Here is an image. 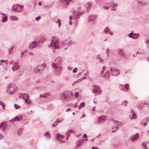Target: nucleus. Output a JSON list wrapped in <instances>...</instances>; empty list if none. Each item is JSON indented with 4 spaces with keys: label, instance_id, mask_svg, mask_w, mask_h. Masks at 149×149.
Wrapping results in <instances>:
<instances>
[{
    "label": "nucleus",
    "instance_id": "obj_1",
    "mask_svg": "<svg viewBox=\"0 0 149 149\" xmlns=\"http://www.w3.org/2000/svg\"><path fill=\"white\" fill-rule=\"evenodd\" d=\"M52 42L49 45V47H50V46H52L55 47V48H58V42L57 38L55 37H52Z\"/></svg>",
    "mask_w": 149,
    "mask_h": 149
},
{
    "label": "nucleus",
    "instance_id": "obj_2",
    "mask_svg": "<svg viewBox=\"0 0 149 149\" xmlns=\"http://www.w3.org/2000/svg\"><path fill=\"white\" fill-rule=\"evenodd\" d=\"M16 86L14 84H11L9 85L7 90L8 93L12 94L16 90Z\"/></svg>",
    "mask_w": 149,
    "mask_h": 149
},
{
    "label": "nucleus",
    "instance_id": "obj_3",
    "mask_svg": "<svg viewBox=\"0 0 149 149\" xmlns=\"http://www.w3.org/2000/svg\"><path fill=\"white\" fill-rule=\"evenodd\" d=\"M22 8L23 7H22L20 5L18 4L14 5L13 7V10L17 12H19L21 11L22 10Z\"/></svg>",
    "mask_w": 149,
    "mask_h": 149
},
{
    "label": "nucleus",
    "instance_id": "obj_4",
    "mask_svg": "<svg viewBox=\"0 0 149 149\" xmlns=\"http://www.w3.org/2000/svg\"><path fill=\"white\" fill-rule=\"evenodd\" d=\"M63 95L64 98L68 99L72 97V93L70 92L66 91L63 94Z\"/></svg>",
    "mask_w": 149,
    "mask_h": 149
},
{
    "label": "nucleus",
    "instance_id": "obj_5",
    "mask_svg": "<svg viewBox=\"0 0 149 149\" xmlns=\"http://www.w3.org/2000/svg\"><path fill=\"white\" fill-rule=\"evenodd\" d=\"M93 92L96 95H99L101 93V91L99 87L95 86L93 90Z\"/></svg>",
    "mask_w": 149,
    "mask_h": 149
},
{
    "label": "nucleus",
    "instance_id": "obj_6",
    "mask_svg": "<svg viewBox=\"0 0 149 149\" xmlns=\"http://www.w3.org/2000/svg\"><path fill=\"white\" fill-rule=\"evenodd\" d=\"M111 73L114 75H116L119 73V71L115 68H112L111 69Z\"/></svg>",
    "mask_w": 149,
    "mask_h": 149
},
{
    "label": "nucleus",
    "instance_id": "obj_7",
    "mask_svg": "<svg viewBox=\"0 0 149 149\" xmlns=\"http://www.w3.org/2000/svg\"><path fill=\"white\" fill-rule=\"evenodd\" d=\"M22 116L20 115L14 118L11 120V121H13V122H14L15 121H18L21 120L22 119Z\"/></svg>",
    "mask_w": 149,
    "mask_h": 149
},
{
    "label": "nucleus",
    "instance_id": "obj_8",
    "mask_svg": "<svg viewBox=\"0 0 149 149\" xmlns=\"http://www.w3.org/2000/svg\"><path fill=\"white\" fill-rule=\"evenodd\" d=\"M118 51L119 54L121 56V57L125 58V55L123 52V49H119Z\"/></svg>",
    "mask_w": 149,
    "mask_h": 149
},
{
    "label": "nucleus",
    "instance_id": "obj_9",
    "mask_svg": "<svg viewBox=\"0 0 149 149\" xmlns=\"http://www.w3.org/2000/svg\"><path fill=\"white\" fill-rule=\"evenodd\" d=\"M129 36L133 38L136 39L138 38L139 35L136 33H131L129 35Z\"/></svg>",
    "mask_w": 149,
    "mask_h": 149
},
{
    "label": "nucleus",
    "instance_id": "obj_10",
    "mask_svg": "<svg viewBox=\"0 0 149 149\" xmlns=\"http://www.w3.org/2000/svg\"><path fill=\"white\" fill-rule=\"evenodd\" d=\"M19 68V66L18 63H15L14 66L12 67V70L13 71H15L18 69Z\"/></svg>",
    "mask_w": 149,
    "mask_h": 149
},
{
    "label": "nucleus",
    "instance_id": "obj_11",
    "mask_svg": "<svg viewBox=\"0 0 149 149\" xmlns=\"http://www.w3.org/2000/svg\"><path fill=\"white\" fill-rule=\"evenodd\" d=\"M139 137V134L136 133L134 136H132L131 137V139L132 141H133L136 140Z\"/></svg>",
    "mask_w": 149,
    "mask_h": 149
},
{
    "label": "nucleus",
    "instance_id": "obj_12",
    "mask_svg": "<svg viewBox=\"0 0 149 149\" xmlns=\"http://www.w3.org/2000/svg\"><path fill=\"white\" fill-rule=\"evenodd\" d=\"M6 127V125L5 123H0V128L2 130H4Z\"/></svg>",
    "mask_w": 149,
    "mask_h": 149
},
{
    "label": "nucleus",
    "instance_id": "obj_13",
    "mask_svg": "<svg viewBox=\"0 0 149 149\" xmlns=\"http://www.w3.org/2000/svg\"><path fill=\"white\" fill-rule=\"evenodd\" d=\"M96 16L94 15H91L88 18V21H93L95 19Z\"/></svg>",
    "mask_w": 149,
    "mask_h": 149
},
{
    "label": "nucleus",
    "instance_id": "obj_14",
    "mask_svg": "<svg viewBox=\"0 0 149 149\" xmlns=\"http://www.w3.org/2000/svg\"><path fill=\"white\" fill-rule=\"evenodd\" d=\"M72 0H61V2L67 5L69 4V3Z\"/></svg>",
    "mask_w": 149,
    "mask_h": 149
},
{
    "label": "nucleus",
    "instance_id": "obj_15",
    "mask_svg": "<svg viewBox=\"0 0 149 149\" xmlns=\"http://www.w3.org/2000/svg\"><path fill=\"white\" fill-rule=\"evenodd\" d=\"M92 4L91 2H89L86 3V8L89 10L90 9V7L92 6Z\"/></svg>",
    "mask_w": 149,
    "mask_h": 149
},
{
    "label": "nucleus",
    "instance_id": "obj_16",
    "mask_svg": "<svg viewBox=\"0 0 149 149\" xmlns=\"http://www.w3.org/2000/svg\"><path fill=\"white\" fill-rule=\"evenodd\" d=\"M106 119V117L103 116H101L99 118V121H104Z\"/></svg>",
    "mask_w": 149,
    "mask_h": 149
},
{
    "label": "nucleus",
    "instance_id": "obj_17",
    "mask_svg": "<svg viewBox=\"0 0 149 149\" xmlns=\"http://www.w3.org/2000/svg\"><path fill=\"white\" fill-rule=\"evenodd\" d=\"M36 47V42H33L30 44V48H33Z\"/></svg>",
    "mask_w": 149,
    "mask_h": 149
},
{
    "label": "nucleus",
    "instance_id": "obj_18",
    "mask_svg": "<svg viewBox=\"0 0 149 149\" xmlns=\"http://www.w3.org/2000/svg\"><path fill=\"white\" fill-rule=\"evenodd\" d=\"M10 19L11 20H12L17 21L18 20V18L15 16H10Z\"/></svg>",
    "mask_w": 149,
    "mask_h": 149
},
{
    "label": "nucleus",
    "instance_id": "obj_19",
    "mask_svg": "<svg viewBox=\"0 0 149 149\" xmlns=\"http://www.w3.org/2000/svg\"><path fill=\"white\" fill-rule=\"evenodd\" d=\"M63 136L62 135L59 134H57L56 136V138L57 139H60L61 138H63Z\"/></svg>",
    "mask_w": 149,
    "mask_h": 149
},
{
    "label": "nucleus",
    "instance_id": "obj_20",
    "mask_svg": "<svg viewBox=\"0 0 149 149\" xmlns=\"http://www.w3.org/2000/svg\"><path fill=\"white\" fill-rule=\"evenodd\" d=\"M113 121L115 123V124L118 125H121L122 124V123L120 122H118V121L115 120H113Z\"/></svg>",
    "mask_w": 149,
    "mask_h": 149
},
{
    "label": "nucleus",
    "instance_id": "obj_21",
    "mask_svg": "<svg viewBox=\"0 0 149 149\" xmlns=\"http://www.w3.org/2000/svg\"><path fill=\"white\" fill-rule=\"evenodd\" d=\"M132 112V117H131L130 118L131 119L136 118V114L135 113H134L133 112V111Z\"/></svg>",
    "mask_w": 149,
    "mask_h": 149
},
{
    "label": "nucleus",
    "instance_id": "obj_22",
    "mask_svg": "<svg viewBox=\"0 0 149 149\" xmlns=\"http://www.w3.org/2000/svg\"><path fill=\"white\" fill-rule=\"evenodd\" d=\"M45 136L47 138V139L49 138L50 137V134L48 132H47L45 134Z\"/></svg>",
    "mask_w": 149,
    "mask_h": 149
},
{
    "label": "nucleus",
    "instance_id": "obj_23",
    "mask_svg": "<svg viewBox=\"0 0 149 149\" xmlns=\"http://www.w3.org/2000/svg\"><path fill=\"white\" fill-rule=\"evenodd\" d=\"M29 97V95L27 94H24L23 96V99L25 100V99H28Z\"/></svg>",
    "mask_w": 149,
    "mask_h": 149
},
{
    "label": "nucleus",
    "instance_id": "obj_24",
    "mask_svg": "<svg viewBox=\"0 0 149 149\" xmlns=\"http://www.w3.org/2000/svg\"><path fill=\"white\" fill-rule=\"evenodd\" d=\"M85 105V103L83 102L81 103L80 105L79 106V109H80L81 108L84 107Z\"/></svg>",
    "mask_w": 149,
    "mask_h": 149
},
{
    "label": "nucleus",
    "instance_id": "obj_25",
    "mask_svg": "<svg viewBox=\"0 0 149 149\" xmlns=\"http://www.w3.org/2000/svg\"><path fill=\"white\" fill-rule=\"evenodd\" d=\"M110 74V73L109 71H107L105 73L104 75V77L106 78H108Z\"/></svg>",
    "mask_w": 149,
    "mask_h": 149
},
{
    "label": "nucleus",
    "instance_id": "obj_26",
    "mask_svg": "<svg viewBox=\"0 0 149 149\" xmlns=\"http://www.w3.org/2000/svg\"><path fill=\"white\" fill-rule=\"evenodd\" d=\"M0 105L2 106L3 109H5V104L4 103L2 102L1 101H0Z\"/></svg>",
    "mask_w": 149,
    "mask_h": 149
},
{
    "label": "nucleus",
    "instance_id": "obj_27",
    "mask_svg": "<svg viewBox=\"0 0 149 149\" xmlns=\"http://www.w3.org/2000/svg\"><path fill=\"white\" fill-rule=\"evenodd\" d=\"M7 16H5L4 17L3 19L1 20V22H6L7 20Z\"/></svg>",
    "mask_w": 149,
    "mask_h": 149
},
{
    "label": "nucleus",
    "instance_id": "obj_28",
    "mask_svg": "<svg viewBox=\"0 0 149 149\" xmlns=\"http://www.w3.org/2000/svg\"><path fill=\"white\" fill-rule=\"evenodd\" d=\"M14 107L15 108H16V109H20L21 107L20 106L15 104L14 105Z\"/></svg>",
    "mask_w": 149,
    "mask_h": 149
},
{
    "label": "nucleus",
    "instance_id": "obj_29",
    "mask_svg": "<svg viewBox=\"0 0 149 149\" xmlns=\"http://www.w3.org/2000/svg\"><path fill=\"white\" fill-rule=\"evenodd\" d=\"M62 120H61V121H60V120H56V121L54 123V125H52V126H56L57 125V123L58 122H62Z\"/></svg>",
    "mask_w": 149,
    "mask_h": 149
},
{
    "label": "nucleus",
    "instance_id": "obj_30",
    "mask_svg": "<svg viewBox=\"0 0 149 149\" xmlns=\"http://www.w3.org/2000/svg\"><path fill=\"white\" fill-rule=\"evenodd\" d=\"M97 59L99 60L100 62H102L103 61L102 59L101 58V57H100V56L99 55H98L97 56Z\"/></svg>",
    "mask_w": 149,
    "mask_h": 149
},
{
    "label": "nucleus",
    "instance_id": "obj_31",
    "mask_svg": "<svg viewBox=\"0 0 149 149\" xmlns=\"http://www.w3.org/2000/svg\"><path fill=\"white\" fill-rule=\"evenodd\" d=\"M142 146L144 149H147L146 148V144L145 143H143L142 145Z\"/></svg>",
    "mask_w": 149,
    "mask_h": 149
},
{
    "label": "nucleus",
    "instance_id": "obj_32",
    "mask_svg": "<svg viewBox=\"0 0 149 149\" xmlns=\"http://www.w3.org/2000/svg\"><path fill=\"white\" fill-rule=\"evenodd\" d=\"M117 6V5L116 4H114L113 5V6L112 8V10H116L115 7Z\"/></svg>",
    "mask_w": 149,
    "mask_h": 149
},
{
    "label": "nucleus",
    "instance_id": "obj_33",
    "mask_svg": "<svg viewBox=\"0 0 149 149\" xmlns=\"http://www.w3.org/2000/svg\"><path fill=\"white\" fill-rule=\"evenodd\" d=\"M74 131L73 130H70L68 131V132L67 133V134H69V133H74Z\"/></svg>",
    "mask_w": 149,
    "mask_h": 149
},
{
    "label": "nucleus",
    "instance_id": "obj_34",
    "mask_svg": "<svg viewBox=\"0 0 149 149\" xmlns=\"http://www.w3.org/2000/svg\"><path fill=\"white\" fill-rule=\"evenodd\" d=\"M109 31V29L108 27H106L104 29V32L106 33L107 32Z\"/></svg>",
    "mask_w": 149,
    "mask_h": 149
},
{
    "label": "nucleus",
    "instance_id": "obj_35",
    "mask_svg": "<svg viewBox=\"0 0 149 149\" xmlns=\"http://www.w3.org/2000/svg\"><path fill=\"white\" fill-rule=\"evenodd\" d=\"M56 22L58 23L59 27L61 25V23L60 21L58 19V20H57V21Z\"/></svg>",
    "mask_w": 149,
    "mask_h": 149
},
{
    "label": "nucleus",
    "instance_id": "obj_36",
    "mask_svg": "<svg viewBox=\"0 0 149 149\" xmlns=\"http://www.w3.org/2000/svg\"><path fill=\"white\" fill-rule=\"evenodd\" d=\"M24 101H25V102L26 103L29 104V99H25L24 100Z\"/></svg>",
    "mask_w": 149,
    "mask_h": 149
},
{
    "label": "nucleus",
    "instance_id": "obj_37",
    "mask_svg": "<svg viewBox=\"0 0 149 149\" xmlns=\"http://www.w3.org/2000/svg\"><path fill=\"white\" fill-rule=\"evenodd\" d=\"M79 95V93L78 92H76L75 93L74 95H75V97L76 98L77 97H78Z\"/></svg>",
    "mask_w": 149,
    "mask_h": 149
},
{
    "label": "nucleus",
    "instance_id": "obj_38",
    "mask_svg": "<svg viewBox=\"0 0 149 149\" xmlns=\"http://www.w3.org/2000/svg\"><path fill=\"white\" fill-rule=\"evenodd\" d=\"M125 89L127 90H128V88H129V86L128 85L126 84L125 85Z\"/></svg>",
    "mask_w": 149,
    "mask_h": 149
},
{
    "label": "nucleus",
    "instance_id": "obj_39",
    "mask_svg": "<svg viewBox=\"0 0 149 149\" xmlns=\"http://www.w3.org/2000/svg\"><path fill=\"white\" fill-rule=\"evenodd\" d=\"M82 80V79H80L76 81V82H77V83H78L81 81Z\"/></svg>",
    "mask_w": 149,
    "mask_h": 149
},
{
    "label": "nucleus",
    "instance_id": "obj_40",
    "mask_svg": "<svg viewBox=\"0 0 149 149\" xmlns=\"http://www.w3.org/2000/svg\"><path fill=\"white\" fill-rule=\"evenodd\" d=\"M77 68H75L73 70V72H77Z\"/></svg>",
    "mask_w": 149,
    "mask_h": 149
},
{
    "label": "nucleus",
    "instance_id": "obj_41",
    "mask_svg": "<svg viewBox=\"0 0 149 149\" xmlns=\"http://www.w3.org/2000/svg\"><path fill=\"white\" fill-rule=\"evenodd\" d=\"M40 19V16H38V17H36V19L37 21H38Z\"/></svg>",
    "mask_w": 149,
    "mask_h": 149
},
{
    "label": "nucleus",
    "instance_id": "obj_42",
    "mask_svg": "<svg viewBox=\"0 0 149 149\" xmlns=\"http://www.w3.org/2000/svg\"><path fill=\"white\" fill-rule=\"evenodd\" d=\"M40 97H42L43 98H45V97H46V96L45 95H40Z\"/></svg>",
    "mask_w": 149,
    "mask_h": 149
},
{
    "label": "nucleus",
    "instance_id": "obj_43",
    "mask_svg": "<svg viewBox=\"0 0 149 149\" xmlns=\"http://www.w3.org/2000/svg\"><path fill=\"white\" fill-rule=\"evenodd\" d=\"M34 70L35 72H37L38 71V69L37 68H35Z\"/></svg>",
    "mask_w": 149,
    "mask_h": 149
},
{
    "label": "nucleus",
    "instance_id": "obj_44",
    "mask_svg": "<svg viewBox=\"0 0 149 149\" xmlns=\"http://www.w3.org/2000/svg\"><path fill=\"white\" fill-rule=\"evenodd\" d=\"M92 149H99L98 148L96 147H93Z\"/></svg>",
    "mask_w": 149,
    "mask_h": 149
},
{
    "label": "nucleus",
    "instance_id": "obj_45",
    "mask_svg": "<svg viewBox=\"0 0 149 149\" xmlns=\"http://www.w3.org/2000/svg\"><path fill=\"white\" fill-rule=\"evenodd\" d=\"M52 67L55 68H56V66L55 64H52Z\"/></svg>",
    "mask_w": 149,
    "mask_h": 149
},
{
    "label": "nucleus",
    "instance_id": "obj_46",
    "mask_svg": "<svg viewBox=\"0 0 149 149\" xmlns=\"http://www.w3.org/2000/svg\"><path fill=\"white\" fill-rule=\"evenodd\" d=\"M3 136L2 135L0 134V139H3Z\"/></svg>",
    "mask_w": 149,
    "mask_h": 149
},
{
    "label": "nucleus",
    "instance_id": "obj_47",
    "mask_svg": "<svg viewBox=\"0 0 149 149\" xmlns=\"http://www.w3.org/2000/svg\"><path fill=\"white\" fill-rule=\"evenodd\" d=\"M139 53L141 54H143L144 53V51L142 50L141 51H140Z\"/></svg>",
    "mask_w": 149,
    "mask_h": 149
},
{
    "label": "nucleus",
    "instance_id": "obj_48",
    "mask_svg": "<svg viewBox=\"0 0 149 149\" xmlns=\"http://www.w3.org/2000/svg\"><path fill=\"white\" fill-rule=\"evenodd\" d=\"M77 83V82H76V81L73 83L72 85V86H74V85H75V84H76Z\"/></svg>",
    "mask_w": 149,
    "mask_h": 149
},
{
    "label": "nucleus",
    "instance_id": "obj_49",
    "mask_svg": "<svg viewBox=\"0 0 149 149\" xmlns=\"http://www.w3.org/2000/svg\"><path fill=\"white\" fill-rule=\"evenodd\" d=\"M4 61L3 60H2L1 61H0V64H1V63L3 62Z\"/></svg>",
    "mask_w": 149,
    "mask_h": 149
},
{
    "label": "nucleus",
    "instance_id": "obj_50",
    "mask_svg": "<svg viewBox=\"0 0 149 149\" xmlns=\"http://www.w3.org/2000/svg\"><path fill=\"white\" fill-rule=\"evenodd\" d=\"M84 138H86L87 137V135L86 134H85L84 135Z\"/></svg>",
    "mask_w": 149,
    "mask_h": 149
},
{
    "label": "nucleus",
    "instance_id": "obj_51",
    "mask_svg": "<svg viewBox=\"0 0 149 149\" xmlns=\"http://www.w3.org/2000/svg\"><path fill=\"white\" fill-rule=\"evenodd\" d=\"M109 49H108L107 51V56L108 57L109 56V55H108V54H109Z\"/></svg>",
    "mask_w": 149,
    "mask_h": 149
},
{
    "label": "nucleus",
    "instance_id": "obj_52",
    "mask_svg": "<svg viewBox=\"0 0 149 149\" xmlns=\"http://www.w3.org/2000/svg\"><path fill=\"white\" fill-rule=\"evenodd\" d=\"M105 68V67H103V70H104ZM103 72V70L102 71L101 73V74H102Z\"/></svg>",
    "mask_w": 149,
    "mask_h": 149
},
{
    "label": "nucleus",
    "instance_id": "obj_53",
    "mask_svg": "<svg viewBox=\"0 0 149 149\" xmlns=\"http://www.w3.org/2000/svg\"><path fill=\"white\" fill-rule=\"evenodd\" d=\"M69 19H70V20H71L72 19V17L71 16H70L69 17Z\"/></svg>",
    "mask_w": 149,
    "mask_h": 149
},
{
    "label": "nucleus",
    "instance_id": "obj_54",
    "mask_svg": "<svg viewBox=\"0 0 149 149\" xmlns=\"http://www.w3.org/2000/svg\"><path fill=\"white\" fill-rule=\"evenodd\" d=\"M70 111V109H68L66 110L67 111V112Z\"/></svg>",
    "mask_w": 149,
    "mask_h": 149
},
{
    "label": "nucleus",
    "instance_id": "obj_55",
    "mask_svg": "<svg viewBox=\"0 0 149 149\" xmlns=\"http://www.w3.org/2000/svg\"><path fill=\"white\" fill-rule=\"evenodd\" d=\"M46 95H49V93H47L45 94Z\"/></svg>",
    "mask_w": 149,
    "mask_h": 149
},
{
    "label": "nucleus",
    "instance_id": "obj_56",
    "mask_svg": "<svg viewBox=\"0 0 149 149\" xmlns=\"http://www.w3.org/2000/svg\"><path fill=\"white\" fill-rule=\"evenodd\" d=\"M72 22L71 21V20H70L69 22V24L70 25H71L72 24Z\"/></svg>",
    "mask_w": 149,
    "mask_h": 149
},
{
    "label": "nucleus",
    "instance_id": "obj_57",
    "mask_svg": "<svg viewBox=\"0 0 149 149\" xmlns=\"http://www.w3.org/2000/svg\"><path fill=\"white\" fill-rule=\"evenodd\" d=\"M38 5L39 6H40L41 5V3L40 2H39Z\"/></svg>",
    "mask_w": 149,
    "mask_h": 149
},
{
    "label": "nucleus",
    "instance_id": "obj_58",
    "mask_svg": "<svg viewBox=\"0 0 149 149\" xmlns=\"http://www.w3.org/2000/svg\"><path fill=\"white\" fill-rule=\"evenodd\" d=\"M104 7L106 9H108L109 8H108V7Z\"/></svg>",
    "mask_w": 149,
    "mask_h": 149
},
{
    "label": "nucleus",
    "instance_id": "obj_59",
    "mask_svg": "<svg viewBox=\"0 0 149 149\" xmlns=\"http://www.w3.org/2000/svg\"><path fill=\"white\" fill-rule=\"evenodd\" d=\"M146 125H147V123H145L144 124V126H146Z\"/></svg>",
    "mask_w": 149,
    "mask_h": 149
},
{
    "label": "nucleus",
    "instance_id": "obj_60",
    "mask_svg": "<svg viewBox=\"0 0 149 149\" xmlns=\"http://www.w3.org/2000/svg\"><path fill=\"white\" fill-rule=\"evenodd\" d=\"M84 116H85V115H83L82 116V117L83 118V117H84Z\"/></svg>",
    "mask_w": 149,
    "mask_h": 149
},
{
    "label": "nucleus",
    "instance_id": "obj_61",
    "mask_svg": "<svg viewBox=\"0 0 149 149\" xmlns=\"http://www.w3.org/2000/svg\"><path fill=\"white\" fill-rule=\"evenodd\" d=\"M41 66H38V68H40V67H41Z\"/></svg>",
    "mask_w": 149,
    "mask_h": 149
},
{
    "label": "nucleus",
    "instance_id": "obj_62",
    "mask_svg": "<svg viewBox=\"0 0 149 149\" xmlns=\"http://www.w3.org/2000/svg\"><path fill=\"white\" fill-rule=\"evenodd\" d=\"M23 54V52H22L21 53V56H22V55Z\"/></svg>",
    "mask_w": 149,
    "mask_h": 149
},
{
    "label": "nucleus",
    "instance_id": "obj_63",
    "mask_svg": "<svg viewBox=\"0 0 149 149\" xmlns=\"http://www.w3.org/2000/svg\"><path fill=\"white\" fill-rule=\"evenodd\" d=\"M127 101H126V100L124 102H125V103H127Z\"/></svg>",
    "mask_w": 149,
    "mask_h": 149
},
{
    "label": "nucleus",
    "instance_id": "obj_64",
    "mask_svg": "<svg viewBox=\"0 0 149 149\" xmlns=\"http://www.w3.org/2000/svg\"><path fill=\"white\" fill-rule=\"evenodd\" d=\"M110 34L111 35H112V34H113V33H110Z\"/></svg>",
    "mask_w": 149,
    "mask_h": 149
}]
</instances>
